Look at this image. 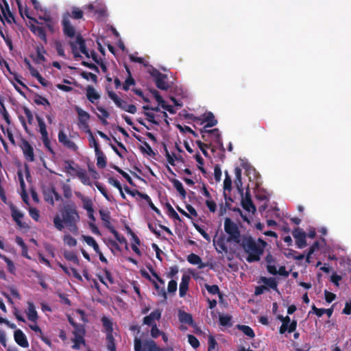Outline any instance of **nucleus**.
<instances>
[{
	"label": "nucleus",
	"instance_id": "30",
	"mask_svg": "<svg viewBox=\"0 0 351 351\" xmlns=\"http://www.w3.org/2000/svg\"><path fill=\"white\" fill-rule=\"evenodd\" d=\"M36 119L38 121L39 132L41 134L42 138H47V137H48V132L47 131V128L44 120L40 117H37Z\"/></svg>",
	"mask_w": 351,
	"mask_h": 351
},
{
	"label": "nucleus",
	"instance_id": "40",
	"mask_svg": "<svg viewBox=\"0 0 351 351\" xmlns=\"http://www.w3.org/2000/svg\"><path fill=\"white\" fill-rule=\"evenodd\" d=\"M173 184L176 189L179 192L182 197L184 198L186 197V191L184 189L182 184L178 180H174L173 181Z\"/></svg>",
	"mask_w": 351,
	"mask_h": 351
},
{
	"label": "nucleus",
	"instance_id": "1",
	"mask_svg": "<svg viewBox=\"0 0 351 351\" xmlns=\"http://www.w3.org/2000/svg\"><path fill=\"white\" fill-rule=\"evenodd\" d=\"M80 221V216L74 204L64 206L61 210V216L57 215L53 218L55 228L62 231L66 227L74 234H78L77 223Z\"/></svg>",
	"mask_w": 351,
	"mask_h": 351
},
{
	"label": "nucleus",
	"instance_id": "41",
	"mask_svg": "<svg viewBox=\"0 0 351 351\" xmlns=\"http://www.w3.org/2000/svg\"><path fill=\"white\" fill-rule=\"evenodd\" d=\"M77 176L84 184H86V185L90 184V178L84 171H81L77 172Z\"/></svg>",
	"mask_w": 351,
	"mask_h": 351
},
{
	"label": "nucleus",
	"instance_id": "36",
	"mask_svg": "<svg viewBox=\"0 0 351 351\" xmlns=\"http://www.w3.org/2000/svg\"><path fill=\"white\" fill-rule=\"evenodd\" d=\"M63 241L65 245L70 247H74L77 245V240L69 234L64 235Z\"/></svg>",
	"mask_w": 351,
	"mask_h": 351
},
{
	"label": "nucleus",
	"instance_id": "44",
	"mask_svg": "<svg viewBox=\"0 0 351 351\" xmlns=\"http://www.w3.org/2000/svg\"><path fill=\"white\" fill-rule=\"evenodd\" d=\"M219 322L222 326H231V316L228 315H221L219 316Z\"/></svg>",
	"mask_w": 351,
	"mask_h": 351
},
{
	"label": "nucleus",
	"instance_id": "52",
	"mask_svg": "<svg viewBox=\"0 0 351 351\" xmlns=\"http://www.w3.org/2000/svg\"><path fill=\"white\" fill-rule=\"evenodd\" d=\"M1 258L3 259L4 261L6 263L7 266H8V269L9 270V271L11 273H14V271L15 270V267H14L13 262L11 260H10L8 257H6L5 256H1Z\"/></svg>",
	"mask_w": 351,
	"mask_h": 351
},
{
	"label": "nucleus",
	"instance_id": "38",
	"mask_svg": "<svg viewBox=\"0 0 351 351\" xmlns=\"http://www.w3.org/2000/svg\"><path fill=\"white\" fill-rule=\"evenodd\" d=\"M64 256L66 260H68L69 261L73 262L77 264H78V263H79L78 258H77V255L73 252L64 251Z\"/></svg>",
	"mask_w": 351,
	"mask_h": 351
},
{
	"label": "nucleus",
	"instance_id": "20",
	"mask_svg": "<svg viewBox=\"0 0 351 351\" xmlns=\"http://www.w3.org/2000/svg\"><path fill=\"white\" fill-rule=\"evenodd\" d=\"M75 109L78 115L79 123H85V122H88L90 119V114L78 106H75Z\"/></svg>",
	"mask_w": 351,
	"mask_h": 351
},
{
	"label": "nucleus",
	"instance_id": "48",
	"mask_svg": "<svg viewBox=\"0 0 351 351\" xmlns=\"http://www.w3.org/2000/svg\"><path fill=\"white\" fill-rule=\"evenodd\" d=\"M54 47L56 49L57 53H58V54L60 56H62V57H64V58L65 57V53H64V48H63V46H62V43L60 42L56 41L54 43Z\"/></svg>",
	"mask_w": 351,
	"mask_h": 351
},
{
	"label": "nucleus",
	"instance_id": "22",
	"mask_svg": "<svg viewBox=\"0 0 351 351\" xmlns=\"http://www.w3.org/2000/svg\"><path fill=\"white\" fill-rule=\"evenodd\" d=\"M86 97L91 103H94L99 99L100 95L93 87L88 86L86 89Z\"/></svg>",
	"mask_w": 351,
	"mask_h": 351
},
{
	"label": "nucleus",
	"instance_id": "33",
	"mask_svg": "<svg viewBox=\"0 0 351 351\" xmlns=\"http://www.w3.org/2000/svg\"><path fill=\"white\" fill-rule=\"evenodd\" d=\"M99 214L101 219L104 222L106 227L108 228H111L112 227L110 222V216L109 212L108 210H100Z\"/></svg>",
	"mask_w": 351,
	"mask_h": 351
},
{
	"label": "nucleus",
	"instance_id": "8",
	"mask_svg": "<svg viewBox=\"0 0 351 351\" xmlns=\"http://www.w3.org/2000/svg\"><path fill=\"white\" fill-rule=\"evenodd\" d=\"M58 137L59 142L68 149L74 152L77 150L78 147L76 144L71 141L62 130L59 131Z\"/></svg>",
	"mask_w": 351,
	"mask_h": 351
},
{
	"label": "nucleus",
	"instance_id": "7",
	"mask_svg": "<svg viewBox=\"0 0 351 351\" xmlns=\"http://www.w3.org/2000/svg\"><path fill=\"white\" fill-rule=\"evenodd\" d=\"M69 14H67L64 16L62 19L63 32L64 34L69 37L74 38L76 35V31L75 27L71 24L69 21Z\"/></svg>",
	"mask_w": 351,
	"mask_h": 351
},
{
	"label": "nucleus",
	"instance_id": "11",
	"mask_svg": "<svg viewBox=\"0 0 351 351\" xmlns=\"http://www.w3.org/2000/svg\"><path fill=\"white\" fill-rule=\"evenodd\" d=\"M14 337L16 343L20 346L23 348H27L29 346V343L25 335L20 329H17L14 331Z\"/></svg>",
	"mask_w": 351,
	"mask_h": 351
},
{
	"label": "nucleus",
	"instance_id": "19",
	"mask_svg": "<svg viewBox=\"0 0 351 351\" xmlns=\"http://www.w3.org/2000/svg\"><path fill=\"white\" fill-rule=\"evenodd\" d=\"M30 30L36 35H37L41 40H43L45 43H47V36L45 32V29L43 27L31 25Z\"/></svg>",
	"mask_w": 351,
	"mask_h": 351
},
{
	"label": "nucleus",
	"instance_id": "53",
	"mask_svg": "<svg viewBox=\"0 0 351 351\" xmlns=\"http://www.w3.org/2000/svg\"><path fill=\"white\" fill-rule=\"evenodd\" d=\"M114 169L118 171L120 174H121L123 176V178H125L127 181L130 184H133V182H132V179L131 178V177L127 173H125V171H123L121 169H120L119 167H117V166H114Z\"/></svg>",
	"mask_w": 351,
	"mask_h": 351
},
{
	"label": "nucleus",
	"instance_id": "28",
	"mask_svg": "<svg viewBox=\"0 0 351 351\" xmlns=\"http://www.w3.org/2000/svg\"><path fill=\"white\" fill-rule=\"evenodd\" d=\"M59 265L66 274H68L69 276L71 275L80 281L82 280V277L81 276V275L77 272V271L75 269L67 268V267H64V265H62V264H60Z\"/></svg>",
	"mask_w": 351,
	"mask_h": 351
},
{
	"label": "nucleus",
	"instance_id": "61",
	"mask_svg": "<svg viewBox=\"0 0 351 351\" xmlns=\"http://www.w3.org/2000/svg\"><path fill=\"white\" fill-rule=\"evenodd\" d=\"M206 206H208L209 210L212 213H215V210H216V208H217V205L216 204L212 201V200H210V199H207L206 201Z\"/></svg>",
	"mask_w": 351,
	"mask_h": 351
},
{
	"label": "nucleus",
	"instance_id": "64",
	"mask_svg": "<svg viewBox=\"0 0 351 351\" xmlns=\"http://www.w3.org/2000/svg\"><path fill=\"white\" fill-rule=\"evenodd\" d=\"M162 332L159 330L156 325L152 326L151 335L154 338L158 337Z\"/></svg>",
	"mask_w": 351,
	"mask_h": 351
},
{
	"label": "nucleus",
	"instance_id": "47",
	"mask_svg": "<svg viewBox=\"0 0 351 351\" xmlns=\"http://www.w3.org/2000/svg\"><path fill=\"white\" fill-rule=\"evenodd\" d=\"M34 102L38 105H43V106H50L49 101L46 98H45L42 96H40V95H36L35 97Z\"/></svg>",
	"mask_w": 351,
	"mask_h": 351
},
{
	"label": "nucleus",
	"instance_id": "46",
	"mask_svg": "<svg viewBox=\"0 0 351 351\" xmlns=\"http://www.w3.org/2000/svg\"><path fill=\"white\" fill-rule=\"evenodd\" d=\"M232 189V180L229 176L227 171H226V178L223 181V189L224 191H230Z\"/></svg>",
	"mask_w": 351,
	"mask_h": 351
},
{
	"label": "nucleus",
	"instance_id": "62",
	"mask_svg": "<svg viewBox=\"0 0 351 351\" xmlns=\"http://www.w3.org/2000/svg\"><path fill=\"white\" fill-rule=\"evenodd\" d=\"M324 294H325L326 301L328 303L332 302L336 298L335 294H334L331 292H329L328 291H325Z\"/></svg>",
	"mask_w": 351,
	"mask_h": 351
},
{
	"label": "nucleus",
	"instance_id": "17",
	"mask_svg": "<svg viewBox=\"0 0 351 351\" xmlns=\"http://www.w3.org/2000/svg\"><path fill=\"white\" fill-rule=\"evenodd\" d=\"M235 173V180L234 184L238 190V191L241 193V195H243V184L241 181V169L239 167L235 168L234 169Z\"/></svg>",
	"mask_w": 351,
	"mask_h": 351
},
{
	"label": "nucleus",
	"instance_id": "23",
	"mask_svg": "<svg viewBox=\"0 0 351 351\" xmlns=\"http://www.w3.org/2000/svg\"><path fill=\"white\" fill-rule=\"evenodd\" d=\"M187 261L193 265H197L199 269L205 267V264L202 263L199 256L195 254H191L188 256Z\"/></svg>",
	"mask_w": 351,
	"mask_h": 351
},
{
	"label": "nucleus",
	"instance_id": "27",
	"mask_svg": "<svg viewBox=\"0 0 351 351\" xmlns=\"http://www.w3.org/2000/svg\"><path fill=\"white\" fill-rule=\"evenodd\" d=\"M77 196L81 198L83 202V208L86 210V211H92L93 210V202L91 199L88 197L83 196L81 193H77Z\"/></svg>",
	"mask_w": 351,
	"mask_h": 351
},
{
	"label": "nucleus",
	"instance_id": "29",
	"mask_svg": "<svg viewBox=\"0 0 351 351\" xmlns=\"http://www.w3.org/2000/svg\"><path fill=\"white\" fill-rule=\"evenodd\" d=\"M83 240L89 246L93 247L96 253L99 252V247L95 239L90 236H82Z\"/></svg>",
	"mask_w": 351,
	"mask_h": 351
},
{
	"label": "nucleus",
	"instance_id": "35",
	"mask_svg": "<svg viewBox=\"0 0 351 351\" xmlns=\"http://www.w3.org/2000/svg\"><path fill=\"white\" fill-rule=\"evenodd\" d=\"M204 121L207 122V124L206 125V128L213 127L217 123V121L215 119V117L212 112H208L205 114Z\"/></svg>",
	"mask_w": 351,
	"mask_h": 351
},
{
	"label": "nucleus",
	"instance_id": "16",
	"mask_svg": "<svg viewBox=\"0 0 351 351\" xmlns=\"http://www.w3.org/2000/svg\"><path fill=\"white\" fill-rule=\"evenodd\" d=\"M146 277L154 285V288L156 291L157 295L161 297L164 301L166 300L167 298V293L165 291V286L160 285L156 280H152L150 276L148 275Z\"/></svg>",
	"mask_w": 351,
	"mask_h": 351
},
{
	"label": "nucleus",
	"instance_id": "18",
	"mask_svg": "<svg viewBox=\"0 0 351 351\" xmlns=\"http://www.w3.org/2000/svg\"><path fill=\"white\" fill-rule=\"evenodd\" d=\"M28 308L27 310V318L32 322H36L38 319L37 312L36 311V308L34 304L31 302H28Z\"/></svg>",
	"mask_w": 351,
	"mask_h": 351
},
{
	"label": "nucleus",
	"instance_id": "25",
	"mask_svg": "<svg viewBox=\"0 0 351 351\" xmlns=\"http://www.w3.org/2000/svg\"><path fill=\"white\" fill-rule=\"evenodd\" d=\"M312 310L313 311L314 313L316 314L318 317L322 316L324 314H326L328 317H330L332 313H333V308H318L315 305L312 306Z\"/></svg>",
	"mask_w": 351,
	"mask_h": 351
},
{
	"label": "nucleus",
	"instance_id": "50",
	"mask_svg": "<svg viewBox=\"0 0 351 351\" xmlns=\"http://www.w3.org/2000/svg\"><path fill=\"white\" fill-rule=\"evenodd\" d=\"M188 341L191 346L194 348H196L199 346L198 339L192 335H188Z\"/></svg>",
	"mask_w": 351,
	"mask_h": 351
},
{
	"label": "nucleus",
	"instance_id": "54",
	"mask_svg": "<svg viewBox=\"0 0 351 351\" xmlns=\"http://www.w3.org/2000/svg\"><path fill=\"white\" fill-rule=\"evenodd\" d=\"M205 288L211 294L215 295L219 293V289L217 285H205Z\"/></svg>",
	"mask_w": 351,
	"mask_h": 351
},
{
	"label": "nucleus",
	"instance_id": "34",
	"mask_svg": "<svg viewBox=\"0 0 351 351\" xmlns=\"http://www.w3.org/2000/svg\"><path fill=\"white\" fill-rule=\"evenodd\" d=\"M74 328V337H77L78 341H82V337H84L85 330L84 326L81 324H77Z\"/></svg>",
	"mask_w": 351,
	"mask_h": 351
},
{
	"label": "nucleus",
	"instance_id": "45",
	"mask_svg": "<svg viewBox=\"0 0 351 351\" xmlns=\"http://www.w3.org/2000/svg\"><path fill=\"white\" fill-rule=\"evenodd\" d=\"M210 132L214 140L220 146H222L223 144L221 141L220 134L218 129H213L208 131Z\"/></svg>",
	"mask_w": 351,
	"mask_h": 351
},
{
	"label": "nucleus",
	"instance_id": "13",
	"mask_svg": "<svg viewBox=\"0 0 351 351\" xmlns=\"http://www.w3.org/2000/svg\"><path fill=\"white\" fill-rule=\"evenodd\" d=\"M21 147L25 159L29 162H33L34 160V155L33 147L27 141H25L23 142Z\"/></svg>",
	"mask_w": 351,
	"mask_h": 351
},
{
	"label": "nucleus",
	"instance_id": "31",
	"mask_svg": "<svg viewBox=\"0 0 351 351\" xmlns=\"http://www.w3.org/2000/svg\"><path fill=\"white\" fill-rule=\"evenodd\" d=\"M97 110L100 112V114H97L98 118L101 121L103 124L106 125L108 123L106 119L110 116L109 112L101 106H97Z\"/></svg>",
	"mask_w": 351,
	"mask_h": 351
},
{
	"label": "nucleus",
	"instance_id": "63",
	"mask_svg": "<svg viewBox=\"0 0 351 351\" xmlns=\"http://www.w3.org/2000/svg\"><path fill=\"white\" fill-rule=\"evenodd\" d=\"M64 195L66 198H70L72 195V192L69 185L64 184L62 187Z\"/></svg>",
	"mask_w": 351,
	"mask_h": 351
},
{
	"label": "nucleus",
	"instance_id": "10",
	"mask_svg": "<svg viewBox=\"0 0 351 351\" xmlns=\"http://www.w3.org/2000/svg\"><path fill=\"white\" fill-rule=\"evenodd\" d=\"M161 317V312L156 309L152 312L149 315L143 318V324L148 326L156 325L155 322L158 320Z\"/></svg>",
	"mask_w": 351,
	"mask_h": 351
},
{
	"label": "nucleus",
	"instance_id": "60",
	"mask_svg": "<svg viewBox=\"0 0 351 351\" xmlns=\"http://www.w3.org/2000/svg\"><path fill=\"white\" fill-rule=\"evenodd\" d=\"M150 75L154 77L155 80L158 79L159 77H162V73L159 72L157 69L154 68H151L148 71Z\"/></svg>",
	"mask_w": 351,
	"mask_h": 351
},
{
	"label": "nucleus",
	"instance_id": "55",
	"mask_svg": "<svg viewBox=\"0 0 351 351\" xmlns=\"http://www.w3.org/2000/svg\"><path fill=\"white\" fill-rule=\"evenodd\" d=\"M95 186L101 193L108 199L110 200V196L108 195L106 188L99 182H96Z\"/></svg>",
	"mask_w": 351,
	"mask_h": 351
},
{
	"label": "nucleus",
	"instance_id": "9",
	"mask_svg": "<svg viewBox=\"0 0 351 351\" xmlns=\"http://www.w3.org/2000/svg\"><path fill=\"white\" fill-rule=\"evenodd\" d=\"M293 237L295 239V243L298 248H303L306 245V233L300 228H295L292 232Z\"/></svg>",
	"mask_w": 351,
	"mask_h": 351
},
{
	"label": "nucleus",
	"instance_id": "6",
	"mask_svg": "<svg viewBox=\"0 0 351 351\" xmlns=\"http://www.w3.org/2000/svg\"><path fill=\"white\" fill-rule=\"evenodd\" d=\"M0 20L1 21L5 19L8 23H11L14 20V15L10 11L8 3L6 0L0 1Z\"/></svg>",
	"mask_w": 351,
	"mask_h": 351
},
{
	"label": "nucleus",
	"instance_id": "15",
	"mask_svg": "<svg viewBox=\"0 0 351 351\" xmlns=\"http://www.w3.org/2000/svg\"><path fill=\"white\" fill-rule=\"evenodd\" d=\"M189 280L190 276L189 275L184 274L182 276L181 282L179 287V294L180 297H184L186 295L189 287Z\"/></svg>",
	"mask_w": 351,
	"mask_h": 351
},
{
	"label": "nucleus",
	"instance_id": "21",
	"mask_svg": "<svg viewBox=\"0 0 351 351\" xmlns=\"http://www.w3.org/2000/svg\"><path fill=\"white\" fill-rule=\"evenodd\" d=\"M178 318L180 322L193 325V320L192 315L190 313H186L183 311H179Z\"/></svg>",
	"mask_w": 351,
	"mask_h": 351
},
{
	"label": "nucleus",
	"instance_id": "42",
	"mask_svg": "<svg viewBox=\"0 0 351 351\" xmlns=\"http://www.w3.org/2000/svg\"><path fill=\"white\" fill-rule=\"evenodd\" d=\"M103 326L107 331V333H112V323L111 320L106 317L101 319Z\"/></svg>",
	"mask_w": 351,
	"mask_h": 351
},
{
	"label": "nucleus",
	"instance_id": "14",
	"mask_svg": "<svg viewBox=\"0 0 351 351\" xmlns=\"http://www.w3.org/2000/svg\"><path fill=\"white\" fill-rule=\"evenodd\" d=\"M150 93H152V95L154 97V98L156 99V100L157 101V102L158 103L159 105L161 106V107L169 111V112H173V110H172V107L171 106H169V105H167L165 104V100L162 99V97L160 95L159 93L158 90H155V89H151L150 90Z\"/></svg>",
	"mask_w": 351,
	"mask_h": 351
},
{
	"label": "nucleus",
	"instance_id": "2",
	"mask_svg": "<svg viewBox=\"0 0 351 351\" xmlns=\"http://www.w3.org/2000/svg\"><path fill=\"white\" fill-rule=\"evenodd\" d=\"M266 244V242L261 239L254 240L250 236L243 237L241 241V246L247 254L246 261L249 263L258 261Z\"/></svg>",
	"mask_w": 351,
	"mask_h": 351
},
{
	"label": "nucleus",
	"instance_id": "51",
	"mask_svg": "<svg viewBox=\"0 0 351 351\" xmlns=\"http://www.w3.org/2000/svg\"><path fill=\"white\" fill-rule=\"evenodd\" d=\"M82 77L87 80H91L93 82H96L97 77L96 75L90 72H83L81 74Z\"/></svg>",
	"mask_w": 351,
	"mask_h": 351
},
{
	"label": "nucleus",
	"instance_id": "57",
	"mask_svg": "<svg viewBox=\"0 0 351 351\" xmlns=\"http://www.w3.org/2000/svg\"><path fill=\"white\" fill-rule=\"evenodd\" d=\"M167 290L170 293H175L177 290V282L174 280H170L168 284Z\"/></svg>",
	"mask_w": 351,
	"mask_h": 351
},
{
	"label": "nucleus",
	"instance_id": "26",
	"mask_svg": "<svg viewBox=\"0 0 351 351\" xmlns=\"http://www.w3.org/2000/svg\"><path fill=\"white\" fill-rule=\"evenodd\" d=\"M167 75L165 74H162V77H159L158 79L155 80L156 86L161 89L166 90L169 88V84L166 82Z\"/></svg>",
	"mask_w": 351,
	"mask_h": 351
},
{
	"label": "nucleus",
	"instance_id": "5",
	"mask_svg": "<svg viewBox=\"0 0 351 351\" xmlns=\"http://www.w3.org/2000/svg\"><path fill=\"white\" fill-rule=\"evenodd\" d=\"M134 351H158V347L153 340H145L142 342L141 339L135 337Z\"/></svg>",
	"mask_w": 351,
	"mask_h": 351
},
{
	"label": "nucleus",
	"instance_id": "39",
	"mask_svg": "<svg viewBox=\"0 0 351 351\" xmlns=\"http://www.w3.org/2000/svg\"><path fill=\"white\" fill-rule=\"evenodd\" d=\"M12 217L14 220L17 223L18 225L21 226V219L23 217V215L21 212L18 210L16 208H12Z\"/></svg>",
	"mask_w": 351,
	"mask_h": 351
},
{
	"label": "nucleus",
	"instance_id": "24",
	"mask_svg": "<svg viewBox=\"0 0 351 351\" xmlns=\"http://www.w3.org/2000/svg\"><path fill=\"white\" fill-rule=\"evenodd\" d=\"M260 280L261 282L263 283L267 287L277 290L278 283L274 278L261 277Z\"/></svg>",
	"mask_w": 351,
	"mask_h": 351
},
{
	"label": "nucleus",
	"instance_id": "37",
	"mask_svg": "<svg viewBox=\"0 0 351 351\" xmlns=\"http://www.w3.org/2000/svg\"><path fill=\"white\" fill-rule=\"evenodd\" d=\"M107 347L110 351H115L116 347L112 333H107L106 335Z\"/></svg>",
	"mask_w": 351,
	"mask_h": 351
},
{
	"label": "nucleus",
	"instance_id": "49",
	"mask_svg": "<svg viewBox=\"0 0 351 351\" xmlns=\"http://www.w3.org/2000/svg\"><path fill=\"white\" fill-rule=\"evenodd\" d=\"M89 143H90V146L94 147L95 152L100 150L99 145H98L97 142L96 141V140L95 139L92 132H90V134H89Z\"/></svg>",
	"mask_w": 351,
	"mask_h": 351
},
{
	"label": "nucleus",
	"instance_id": "4",
	"mask_svg": "<svg viewBox=\"0 0 351 351\" xmlns=\"http://www.w3.org/2000/svg\"><path fill=\"white\" fill-rule=\"evenodd\" d=\"M69 44L75 58H81V56L77 51V46H79V49L83 54H84L87 58H90V54L86 49L85 40L80 34H77L75 36V40H71Z\"/></svg>",
	"mask_w": 351,
	"mask_h": 351
},
{
	"label": "nucleus",
	"instance_id": "58",
	"mask_svg": "<svg viewBox=\"0 0 351 351\" xmlns=\"http://www.w3.org/2000/svg\"><path fill=\"white\" fill-rule=\"evenodd\" d=\"M29 213L32 219H34L36 221H38L39 217H40V214H39L38 210L36 208H29Z\"/></svg>",
	"mask_w": 351,
	"mask_h": 351
},
{
	"label": "nucleus",
	"instance_id": "59",
	"mask_svg": "<svg viewBox=\"0 0 351 351\" xmlns=\"http://www.w3.org/2000/svg\"><path fill=\"white\" fill-rule=\"evenodd\" d=\"M83 16L82 10L77 8H74L72 10L71 16L75 19H81Z\"/></svg>",
	"mask_w": 351,
	"mask_h": 351
},
{
	"label": "nucleus",
	"instance_id": "12",
	"mask_svg": "<svg viewBox=\"0 0 351 351\" xmlns=\"http://www.w3.org/2000/svg\"><path fill=\"white\" fill-rule=\"evenodd\" d=\"M242 200L241 204L243 208L248 212L254 213L256 211V207L252 203L250 195L248 192H246L245 195H241Z\"/></svg>",
	"mask_w": 351,
	"mask_h": 351
},
{
	"label": "nucleus",
	"instance_id": "56",
	"mask_svg": "<svg viewBox=\"0 0 351 351\" xmlns=\"http://www.w3.org/2000/svg\"><path fill=\"white\" fill-rule=\"evenodd\" d=\"M45 199L51 205L54 204L53 195L50 193V189L45 191Z\"/></svg>",
	"mask_w": 351,
	"mask_h": 351
},
{
	"label": "nucleus",
	"instance_id": "43",
	"mask_svg": "<svg viewBox=\"0 0 351 351\" xmlns=\"http://www.w3.org/2000/svg\"><path fill=\"white\" fill-rule=\"evenodd\" d=\"M239 329L247 336L252 338L254 337V332L253 330L248 326L243 325L239 326Z\"/></svg>",
	"mask_w": 351,
	"mask_h": 351
},
{
	"label": "nucleus",
	"instance_id": "32",
	"mask_svg": "<svg viewBox=\"0 0 351 351\" xmlns=\"http://www.w3.org/2000/svg\"><path fill=\"white\" fill-rule=\"evenodd\" d=\"M97 156V165L100 168H104L106 166V160L104 154L101 151L95 152Z\"/></svg>",
	"mask_w": 351,
	"mask_h": 351
},
{
	"label": "nucleus",
	"instance_id": "3",
	"mask_svg": "<svg viewBox=\"0 0 351 351\" xmlns=\"http://www.w3.org/2000/svg\"><path fill=\"white\" fill-rule=\"evenodd\" d=\"M224 230L229 235L228 241L236 243L241 242V234L239 227L230 218L225 219Z\"/></svg>",
	"mask_w": 351,
	"mask_h": 351
}]
</instances>
